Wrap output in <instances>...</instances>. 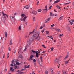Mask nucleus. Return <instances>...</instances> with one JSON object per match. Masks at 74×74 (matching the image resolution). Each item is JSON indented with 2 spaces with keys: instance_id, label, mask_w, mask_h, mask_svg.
<instances>
[{
  "instance_id": "nucleus-6",
  "label": "nucleus",
  "mask_w": 74,
  "mask_h": 74,
  "mask_svg": "<svg viewBox=\"0 0 74 74\" xmlns=\"http://www.w3.org/2000/svg\"><path fill=\"white\" fill-rule=\"evenodd\" d=\"M50 20H51V18H48L46 20H45V23H48V22H49V21H50Z\"/></svg>"
},
{
  "instance_id": "nucleus-31",
  "label": "nucleus",
  "mask_w": 74,
  "mask_h": 74,
  "mask_svg": "<svg viewBox=\"0 0 74 74\" xmlns=\"http://www.w3.org/2000/svg\"><path fill=\"white\" fill-rule=\"evenodd\" d=\"M50 38H51V40H53V37L52 36H51L50 37Z\"/></svg>"
},
{
  "instance_id": "nucleus-26",
  "label": "nucleus",
  "mask_w": 74,
  "mask_h": 74,
  "mask_svg": "<svg viewBox=\"0 0 74 74\" xmlns=\"http://www.w3.org/2000/svg\"><path fill=\"white\" fill-rule=\"evenodd\" d=\"M65 63L66 65L68 63V61H66L65 62Z\"/></svg>"
},
{
  "instance_id": "nucleus-9",
  "label": "nucleus",
  "mask_w": 74,
  "mask_h": 74,
  "mask_svg": "<svg viewBox=\"0 0 74 74\" xmlns=\"http://www.w3.org/2000/svg\"><path fill=\"white\" fill-rule=\"evenodd\" d=\"M32 14H34V15H37V12L36 11H34L32 12Z\"/></svg>"
},
{
  "instance_id": "nucleus-48",
  "label": "nucleus",
  "mask_w": 74,
  "mask_h": 74,
  "mask_svg": "<svg viewBox=\"0 0 74 74\" xmlns=\"http://www.w3.org/2000/svg\"><path fill=\"white\" fill-rule=\"evenodd\" d=\"M19 57L21 58L22 59V55H21Z\"/></svg>"
},
{
  "instance_id": "nucleus-56",
  "label": "nucleus",
  "mask_w": 74,
  "mask_h": 74,
  "mask_svg": "<svg viewBox=\"0 0 74 74\" xmlns=\"http://www.w3.org/2000/svg\"><path fill=\"white\" fill-rule=\"evenodd\" d=\"M23 70H25V69H21V71H23Z\"/></svg>"
},
{
  "instance_id": "nucleus-19",
  "label": "nucleus",
  "mask_w": 74,
  "mask_h": 74,
  "mask_svg": "<svg viewBox=\"0 0 74 74\" xmlns=\"http://www.w3.org/2000/svg\"><path fill=\"white\" fill-rule=\"evenodd\" d=\"M56 7H57L58 9H60V8H61V7H60L58 6V5L56 6Z\"/></svg>"
},
{
  "instance_id": "nucleus-42",
  "label": "nucleus",
  "mask_w": 74,
  "mask_h": 74,
  "mask_svg": "<svg viewBox=\"0 0 74 74\" xmlns=\"http://www.w3.org/2000/svg\"><path fill=\"white\" fill-rule=\"evenodd\" d=\"M42 28H43V27L41 26L40 28V29H42Z\"/></svg>"
},
{
  "instance_id": "nucleus-41",
  "label": "nucleus",
  "mask_w": 74,
  "mask_h": 74,
  "mask_svg": "<svg viewBox=\"0 0 74 74\" xmlns=\"http://www.w3.org/2000/svg\"><path fill=\"white\" fill-rule=\"evenodd\" d=\"M42 47H43L44 48H46V47L44 45H42Z\"/></svg>"
},
{
  "instance_id": "nucleus-47",
  "label": "nucleus",
  "mask_w": 74,
  "mask_h": 74,
  "mask_svg": "<svg viewBox=\"0 0 74 74\" xmlns=\"http://www.w3.org/2000/svg\"><path fill=\"white\" fill-rule=\"evenodd\" d=\"M47 5L45 6V8H46V10H47Z\"/></svg>"
},
{
  "instance_id": "nucleus-34",
  "label": "nucleus",
  "mask_w": 74,
  "mask_h": 74,
  "mask_svg": "<svg viewBox=\"0 0 74 74\" xmlns=\"http://www.w3.org/2000/svg\"><path fill=\"white\" fill-rule=\"evenodd\" d=\"M30 65H29L27 67H25V68H30Z\"/></svg>"
},
{
  "instance_id": "nucleus-18",
  "label": "nucleus",
  "mask_w": 74,
  "mask_h": 74,
  "mask_svg": "<svg viewBox=\"0 0 74 74\" xmlns=\"http://www.w3.org/2000/svg\"><path fill=\"white\" fill-rule=\"evenodd\" d=\"M22 17V18H23V17H24V16H25V15L24 14H22L21 15Z\"/></svg>"
},
{
  "instance_id": "nucleus-16",
  "label": "nucleus",
  "mask_w": 74,
  "mask_h": 74,
  "mask_svg": "<svg viewBox=\"0 0 74 74\" xmlns=\"http://www.w3.org/2000/svg\"><path fill=\"white\" fill-rule=\"evenodd\" d=\"M1 20L3 22H4V18L3 17L1 18Z\"/></svg>"
},
{
  "instance_id": "nucleus-14",
  "label": "nucleus",
  "mask_w": 74,
  "mask_h": 74,
  "mask_svg": "<svg viewBox=\"0 0 74 74\" xmlns=\"http://www.w3.org/2000/svg\"><path fill=\"white\" fill-rule=\"evenodd\" d=\"M5 34L6 37H7V33L6 32H5Z\"/></svg>"
},
{
  "instance_id": "nucleus-23",
  "label": "nucleus",
  "mask_w": 74,
  "mask_h": 74,
  "mask_svg": "<svg viewBox=\"0 0 74 74\" xmlns=\"http://www.w3.org/2000/svg\"><path fill=\"white\" fill-rule=\"evenodd\" d=\"M21 25L19 26L18 30H21Z\"/></svg>"
},
{
  "instance_id": "nucleus-38",
  "label": "nucleus",
  "mask_w": 74,
  "mask_h": 74,
  "mask_svg": "<svg viewBox=\"0 0 74 74\" xmlns=\"http://www.w3.org/2000/svg\"><path fill=\"white\" fill-rule=\"evenodd\" d=\"M16 64L18 66H19V65H20V63L18 62L17 64Z\"/></svg>"
},
{
  "instance_id": "nucleus-37",
  "label": "nucleus",
  "mask_w": 74,
  "mask_h": 74,
  "mask_svg": "<svg viewBox=\"0 0 74 74\" xmlns=\"http://www.w3.org/2000/svg\"><path fill=\"white\" fill-rule=\"evenodd\" d=\"M48 74V71H46L45 72V74Z\"/></svg>"
},
{
  "instance_id": "nucleus-4",
  "label": "nucleus",
  "mask_w": 74,
  "mask_h": 74,
  "mask_svg": "<svg viewBox=\"0 0 74 74\" xmlns=\"http://www.w3.org/2000/svg\"><path fill=\"white\" fill-rule=\"evenodd\" d=\"M27 18V16H25L23 18H21L20 20H21L22 21H23L24 22L25 21V20Z\"/></svg>"
},
{
  "instance_id": "nucleus-55",
  "label": "nucleus",
  "mask_w": 74,
  "mask_h": 74,
  "mask_svg": "<svg viewBox=\"0 0 74 74\" xmlns=\"http://www.w3.org/2000/svg\"><path fill=\"white\" fill-rule=\"evenodd\" d=\"M70 3H71V2L67 3H66V4H70Z\"/></svg>"
},
{
  "instance_id": "nucleus-5",
  "label": "nucleus",
  "mask_w": 74,
  "mask_h": 74,
  "mask_svg": "<svg viewBox=\"0 0 74 74\" xmlns=\"http://www.w3.org/2000/svg\"><path fill=\"white\" fill-rule=\"evenodd\" d=\"M34 58V56L33 55H31L30 56V58L28 59L29 60H33L32 58Z\"/></svg>"
},
{
  "instance_id": "nucleus-28",
  "label": "nucleus",
  "mask_w": 74,
  "mask_h": 74,
  "mask_svg": "<svg viewBox=\"0 0 74 74\" xmlns=\"http://www.w3.org/2000/svg\"><path fill=\"white\" fill-rule=\"evenodd\" d=\"M33 21H34V22L36 21V20H35V17H33Z\"/></svg>"
},
{
  "instance_id": "nucleus-49",
  "label": "nucleus",
  "mask_w": 74,
  "mask_h": 74,
  "mask_svg": "<svg viewBox=\"0 0 74 74\" xmlns=\"http://www.w3.org/2000/svg\"><path fill=\"white\" fill-rule=\"evenodd\" d=\"M17 14V13H15L14 14V15L15 16V15H16Z\"/></svg>"
},
{
  "instance_id": "nucleus-40",
  "label": "nucleus",
  "mask_w": 74,
  "mask_h": 74,
  "mask_svg": "<svg viewBox=\"0 0 74 74\" xmlns=\"http://www.w3.org/2000/svg\"><path fill=\"white\" fill-rule=\"evenodd\" d=\"M51 27H53V26H55V24H53V25H51Z\"/></svg>"
},
{
  "instance_id": "nucleus-22",
  "label": "nucleus",
  "mask_w": 74,
  "mask_h": 74,
  "mask_svg": "<svg viewBox=\"0 0 74 74\" xmlns=\"http://www.w3.org/2000/svg\"><path fill=\"white\" fill-rule=\"evenodd\" d=\"M66 29H67L69 31L70 30V27H67V28H66Z\"/></svg>"
},
{
  "instance_id": "nucleus-53",
  "label": "nucleus",
  "mask_w": 74,
  "mask_h": 74,
  "mask_svg": "<svg viewBox=\"0 0 74 74\" xmlns=\"http://www.w3.org/2000/svg\"><path fill=\"white\" fill-rule=\"evenodd\" d=\"M3 15L4 16L5 18H6V17H5V14H3Z\"/></svg>"
},
{
  "instance_id": "nucleus-50",
  "label": "nucleus",
  "mask_w": 74,
  "mask_h": 74,
  "mask_svg": "<svg viewBox=\"0 0 74 74\" xmlns=\"http://www.w3.org/2000/svg\"><path fill=\"white\" fill-rule=\"evenodd\" d=\"M32 74H36V73H34V71H32Z\"/></svg>"
},
{
  "instance_id": "nucleus-63",
  "label": "nucleus",
  "mask_w": 74,
  "mask_h": 74,
  "mask_svg": "<svg viewBox=\"0 0 74 74\" xmlns=\"http://www.w3.org/2000/svg\"><path fill=\"white\" fill-rule=\"evenodd\" d=\"M39 3H40V2L39 1L37 3V5L38 4H39Z\"/></svg>"
},
{
  "instance_id": "nucleus-2",
  "label": "nucleus",
  "mask_w": 74,
  "mask_h": 74,
  "mask_svg": "<svg viewBox=\"0 0 74 74\" xmlns=\"http://www.w3.org/2000/svg\"><path fill=\"white\" fill-rule=\"evenodd\" d=\"M32 52H33V53H35L36 54V57L37 58H38V53L40 52V51H39V52L38 51H36V52H35V51H33V50H32Z\"/></svg>"
},
{
  "instance_id": "nucleus-20",
  "label": "nucleus",
  "mask_w": 74,
  "mask_h": 74,
  "mask_svg": "<svg viewBox=\"0 0 74 74\" xmlns=\"http://www.w3.org/2000/svg\"><path fill=\"white\" fill-rule=\"evenodd\" d=\"M27 46H26L25 47V48L24 50V51L25 52V51H26V49H27Z\"/></svg>"
},
{
  "instance_id": "nucleus-45",
  "label": "nucleus",
  "mask_w": 74,
  "mask_h": 74,
  "mask_svg": "<svg viewBox=\"0 0 74 74\" xmlns=\"http://www.w3.org/2000/svg\"><path fill=\"white\" fill-rule=\"evenodd\" d=\"M52 5H51L49 7V9L50 10V9L52 8Z\"/></svg>"
},
{
  "instance_id": "nucleus-32",
  "label": "nucleus",
  "mask_w": 74,
  "mask_h": 74,
  "mask_svg": "<svg viewBox=\"0 0 74 74\" xmlns=\"http://www.w3.org/2000/svg\"><path fill=\"white\" fill-rule=\"evenodd\" d=\"M69 57V56L68 55H67L65 57V58L64 59H67V58H68V57Z\"/></svg>"
},
{
  "instance_id": "nucleus-29",
  "label": "nucleus",
  "mask_w": 74,
  "mask_h": 74,
  "mask_svg": "<svg viewBox=\"0 0 74 74\" xmlns=\"http://www.w3.org/2000/svg\"><path fill=\"white\" fill-rule=\"evenodd\" d=\"M40 60H41V62H42V61H43V58H42V57H40Z\"/></svg>"
},
{
  "instance_id": "nucleus-57",
  "label": "nucleus",
  "mask_w": 74,
  "mask_h": 74,
  "mask_svg": "<svg viewBox=\"0 0 74 74\" xmlns=\"http://www.w3.org/2000/svg\"><path fill=\"white\" fill-rule=\"evenodd\" d=\"M60 74V72H58L57 73V74Z\"/></svg>"
},
{
  "instance_id": "nucleus-36",
  "label": "nucleus",
  "mask_w": 74,
  "mask_h": 74,
  "mask_svg": "<svg viewBox=\"0 0 74 74\" xmlns=\"http://www.w3.org/2000/svg\"><path fill=\"white\" fill-rule=\"evenodd\" d=\"M43 11H44V12H45V10H47V9L46 10V9H43L42 10Z\"/></svg>"
},
{
  "instance_id": "nucleus-58",
  "label": "nucleus",
  "mask_w": 74,
  "mask_h": 74,
  "mask_svg": "<svg viewBox=\"0 0 74 74\" xmlns=\"http://www.w3.org/2000/svg\"><path fill=\"white\" fill-rule=\"evenodd\" d=\"M44 30H42V31L41 32L42 33H44Z\"/></svg>"
},
{
  "instance_id": "nucleus-10",
  "label": "nucleus",
  "mask_w": 74,
  "mask_h": 74,
  "mask_svg": "<svg viewBox=\"0 0 74 74\" xmlns=\"http://www.w3.org/2000/svg\"><path fill=\"white\" fill-rule=\"evenodd\" d=\"M35 30L34 29L33 32H30L29 34V35H30V34H33V33H34V31Z\"/></svg>"
},
{
  "instance_id": "nucleus-43",
  "label": "nucleus",
  "mask_w": 74,
  "mask_h": 74,
  "mask_svg": "<svg viewBox=\"0 0 74 74\" xmlns=\"http://www.w3.org/2000/svg\"><path fill=\"white\" fill-rule=\"evenodd\" d=\"M8 50H9V51H11V49L10 47H9Z\"/></svg>"
},
{
  "instance_id": "nucleus-52",
  "label": "nucleus",
  "mask_w": 74,
  "mask_h": 74,
  "mask_svg": "<svg viewBox=\"0 0 74 74\" xmlns=\"http://www.w3.org/2000/svg\"><path fill=\"white\" fill-rule=\"evenodd\" d=\"M5 57V54H4L3 56V58H4Z\"/></svg>"
},
{
  "instance_id": "nucleus-24",
  "label": "nucleus",
  "mask_w": 74,
  "mask_h": 74,
  "mask_svg": "<svg viewBox=\"0 0 74 74\" xmlns=\"http://www.w3.org/2000/svg\"><path fill=\"white\" fill-rule=\"evenodd\" d=\"M13 70V67H11L10 68V71H12Z\"/></svg>"
},
{
  "instance_id": "nucleus-21",
  "label": "nucleus",
  "mask_w": 74,
  "mask_h": 74,
  "mask_svg": "<svg viewBox=\"0 0 74 74\" xmlns=\"http://www.w3.org/2000/svg\"><path fill=\"white\" fill-rule=\"evenodd\" d=\"M68 20H69V22L70 23V24L71 25H73V22L70 21L69 20V19Z\"/></svg>"
},
{
  "instance_id": "nucleus-59",
  "label": "nucleus",
  "mask_w": 74,
  "mask_h": 74,
  "mask_svg": "<svg viewBox=\"0 0 74 74\" xmlns=\"http://www.w3.org/2000/svg\"><path fill=\"white\" fill-rule=\"evenodd\" d=\"M17 72H18V73H20V72H21V71H19V70H18L17 71Z\"/></svg>"
},
{
  "instance_id": "nucleus-33",
  "label": "nucleus",
  "mask_w": 74,
  "mask_h": 74,
  "mask_svg": "<svg viewBox=\"0 0 74 74\" xmlns=\"http://www.w3.org/2000/svg\"><path fill=\"white\" fill-rule=\"evenodd\" d=\"M51 74H53V70H52V71H51Z\"/></svg>"
},
{
  "instance_id": "nucleus-3",
  "label": "nucleus",
  "mask_w": 74,
  "mask_h": 74,
  "mask_svg": "<svg viewBox=\"0 0 74 74\" xmlns=\"http://www.w3.org/2000/svg\"><path fill=\"white\" fill-rule=\"evenodd\" d=\"M13 15V14L10 15V18L11 19H14V20H15V16H12Z\"/></svg>"
},
{
  "instance_id": "nucleus-64",
  "label": "nucleus",
  "mask_w": 74,
  "mask_h": 74,
  "mask_svg": "<svg viewBox=\"0 0 74 74\" xmlns=\"http://www.w3.org/2000/svg\"><path fill=\"white\" fill-rule=\"evenodd\" d=\"M18 61H16V63L17 64L18 63Z\"/></svg>"
},
{
  "instance_id": "nucleus-61",
  "label": "nucleus",
  "mask_w": 74,
  "mask_h": 74,
  "mask_svg": "<svg viewBox=\"0 0 74 74\" xmlns=\"http://www.w3.org/2000/svg\"><path fill=\"white\" fill-rule=\"evenodd\" d=\"M15 62V60H13L12 61V63H14Z\"/></svg>"
},
{
  "instance_id": "nucleus-54",
  "label": "nucleus",
  "mask_w": 74,
  "mask_h": 74,
  "mask_svg": "<svg viewBox=\"0 0 74 74\" xmlns=\"http://www.w3.org/2000/svg\"><path fill=\"white\" fill-rule=\"evenodd\" d=\"M17 67H17V66H15V67H14V68L16 69H17Z\"/></svg>"
},
{
  "instance_id": "nucleus-1",
  "label": "nucleus",
  "mask_w": 74,
  "mask_h": 74,
  "mask_svg": "<svg viewBox=\"0 0 74 74\" xmlns=\"http://www.w3.org/2000/svg\"><path fill=\"white\" fill-rule=\"evenodd\" d=\"M34 39H37V40H40V36H39V34L38 33H36V32L34 33L33 36L31 38V39L32 40H34Z\"/></svg>"
},
{
  "instance_id": "nucleus-35",
  "label": "nucleus",
  "mask_w": 74,
  "mask_h": 74,
  "mask_svg": "<svg viewBox=\"0 0 74 74\" xmlns=\"http://www.w3.org/2000/svg\"><path fill=\"white\" fill-rule=\"evenodd\" d=\"M33 61L34 62V63H36V59H34L33 60Z\"/></svg>"
},
{
  "instance_id": "nucleus-51",
  "label": "nucleus",
  "mask_w": 74,
  "mask_h": 74,
  "mask_svg": "<svg viewBox=\"0 0 74 74\" xmlns=\"http://www.w3.org/2000/svg\"><path fill=\"white\" fill-rule=\"evenodd\" d=\"M13 65H14V64H10V66H13Z\"/></svg>"
},
{
  "instance_id": "nucleus-46",
  "label": "nucleus",
  "mask_w": 74,
  "mask_h": 74,
  "mask_svg": "<svg viewBox=\"0 0 74 74\" xmlns=\"http://www.w3.org/2000/svg\"><path fill=\"white\" fill-rule=\"evenodd\" d=\"M46 33H47L46 34H48V33H49V32H48V31H46Z\"/></svg>"
},
{
  "instance_id": "nucleus-62",
  "label": "nucleus",
  "mask_w": 74,
  "mask_h": 74,
  "mask_svg": "<svg viewBox=\"0 0 74 74\" xmlns=\"http://www.w3.org/2000/svg\"><path fill=\"white\" fill-rule=\"evenodd\" d=\"M54 11L56 12H57V11H56V9H54Z\"/></svg>"
},
{
  "instance_id": "nucleus-15",
  "label": "nucleus",
  "mask_w": 74,
  "mask_h": 74,
  "mask_svg": "<svg viewBox=\"0 0 74 74\" xmlns=\"http://www.w3.org/2000/svg\"><path fill=\"white\" fill-rule=\"evenodd\" d=\"M62 18H63V16H61L60 18H59L58 21H60V20H61Z\"/></svg>"
},
{
  "instance_id": "nucleus-30",
  "label": "nucleus",
  "mask_w": 74,
  "mask_h": 74,
  "mask_svg": "<svg viewBox=\"0 0 74 74\" xmlns=\"http://www.w3.org/2000/svg\"><path fill=\"white\" fill-rule=\"evenodd\" d=\"M41 11H42V10H41V9H38V12H41Z\"/></svg>"
},
{
  "instance_id": "nucleus-44",
  "label": "nucleus",
  "mask_w": 74,
  "mask_h": 74,
  "mask_svg": "<svg viewBox=\"0 0 74 74\" xmlns=\"http://www.w3.org/2000/svg\"><path fill=\"white\" fill-rule=\"evenodd\" d=\"M58 59L56 58V59H55V62H57V61H58Z\"/></svg>"
},
{
  "instance_id": "nucleus-25",
  "label": "nucleus",
  "mask_w": 74,
  "mask_h": 74,
  "mask_svg": "<svg viewBox=\"0 0 74 74\" xmlns=\"http://www.w3.org/2000/svg\"><path fill=\"white\" fill-rule=\"evenodd\" d=\"M63 73L64 74H68L67 73H66V71H63Z\"/></svg>"
},
{
  "instance_id": "nucleus-7",
  "label": "nucleus",
  "mask_w": 74,
  "mask_h": 74,
  "mask_svg": "<svg viewBox=\"0 0 74 74\" xmlns=\"http://www.w3.org/2000/svg\"><path fill=\"white\" fill-rule=\"evenodd\" d=\"M60 0H56L54 1V4H57V3H59V2H60Z\"/></svg>"
},
{
  "instance_id": "nucleus-60",
  "label": "nucleus",
  "mask_w": 74,
  "mask_h": 74,
  "mask_svg": "<svg viewBox=\"0 0 74 74\" xmlns=\"http://www.w3.org/2000/svg\"><path fill=\"white\" fill-rule=\"evenodd\" d=\"M23 73V72H20L19 74H22Z\"/></svg>"
},
{
  "instance_id": "nucleus-13",
  "label": "nucleus",
  "mask_w": 74,
  "mask_h": 74,
  "mask_svg": "<svg viewBox=\"0 0 74 74\" xmlns=\"http://www.w3.org/2000/svg\"><path fill=\"white\" fill-rule=\"evenodd\" d=\"M56 30L57 31V32H61V30L59 29H56Z\"/></svg>"
},
{
  "instance_id": "nucleus-12",
  "label": "nucleus",
  "mask_w": 74,
  "mask_h": 74,
  "mask_svg": "<svg viewBox=\"0 0 74 74\" xmlns=\"http://www.w3.org/2000/svg\"><path fill=\"white\" fill-rule=\"evenodd\" d=\"M63 36V34H60L59 37L60 38H61V37H62Z\"/></svg>"
},
{
  "instance_id": "nucleus-27",
  "label": "nucleus",
  "mask_w": 74,
  "mask_h": 74,
  "mask_svg": "<svg viewBox=\"0 0 74 74\" xmlns=\"http://www.w3.org/2000/svg\"><path fill=\"white\" fill-rule=\"evenodd\" d=\"M50 49L51 50V51L52 52V51H53V49H54V47H53L51 48Z\"/></svg>"
},
{
  "instance_id": "nucleus-39",
  "label": "nucleus",
  "mask_w": 74,
  "mask_h": 74,
  "mask_svg": "<svg viewBox=\"0 0 74 74\" xmlns=\"http://www.w3.org/2000/svg\"><path fill=\"white\" fill-rule=\"evenodd\" d=\"M10 45H12V42L11 41H10Z\"/></svg>"
},
{
  "instance_id": "nucleus-8",
  "label": "nucleus",
  "mask_w": 74,
  "mask_h": 74,
  "mask_svg": "<svg viewBox=\"0 0 74 74\" xmlns=\"http://www.w3.org/2000/svg\"><path fill=\"white\" fill-rule=\"evenodd\" d=\"M25 8H26V9H29V6H26L24 7V9H25Z\"/></svg>"
},
{
  "instance_id": "nucleus-11",
  "label": "nucleus",
  "mask_w": 74,
  "mask_h": 74,
  "mask_svg": "<svg viewBox=\"0 0 74 74\" xmlns=\"http://www.w3.org/2000/svg\"><path fill=\"white\" fill-rule=\"evenodd\" d=\"M50 15L51 16H55V15L53 14H52V12H50Z\"/></svg>"
},
{
  "instance_id": "nucleus-17",
  "label": "nucleus",
  "mask_w": 74,
  "mask_h": 74,
  "mask_svg": "<svg viewBox=\"0 0 74 74\" xmlns=\"http://www.w3.org/2000/svg\"><path fill=\"white\" fill-rule=\"evenodd\" d=\"M30 45V42H27V45H28V46H29Z\"/></svg>"
}]
</instances>
